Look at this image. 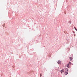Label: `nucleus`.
Masks as SVG:
<instances>
[{
  "label": "nucleus",
  "mask_w": 77,
  "mask_h": 77,
  "mask_svg": "<svg viewBox=\"0 0 77 77\" xmlns=\"http://www.w3.org/2000/svg\"><path fill=\"white\" fill-rule=\"evenodd\" d=\"M74 28H75V30H76V31H77V29H76V28H75V27H74Z\"/></svg>",
  "instance_id": "obj_5"
},
{
  "label": "nucleus",
  "mask_w": 77,
  "mask_h": 77,
  "mask_svg": "<svg viewBox=\"0 0 77 77\" xmlns=\"http://www.w3.org/2000/svg\"><path fill=\"white\" fill-rule=\"evenodd\" d=\"M69 22H70V23L71 21H69Z\"/></svg>",
  "instance_id": "obj_8"
},
{
  "label": "nucleus",
  "mask_w": 77,
  "mask_h": 77,
  "mask_svg": "<svg viewBox=\"0 0 77 77\" xmlns=\"http://www.w3.org/2000/svg\"><path fill=\"white\" fill-rule=\"evenodd\" d=\"M71 64V62H69V63L66 65V66L67 68H69V65Z\"/></svg>",
  "instance_id": "obj_1"
},
{
  "label": "nucleus",
  "mask_w": 77,
  "mask_h": 77,
  "mask_svg": "<svg viewBox=\"0 0 77 77\" xmlns=\"http://www.w3.org/2000/svg\"><path fill=\"white\" fill-rule=\"evenodd\" d=\"M68 74V70H67V71H66L65 74V75H67Z\"/></svg>",
  "instance_id": "obj_2"
},
{
  "label": "nucleus",
  "mask_w": 77,
  "mask_h": 77,
  "mask_svg": "<svg viewBox=\"0 0 77 77\" xmlns=\"http://www.w3.org/2000/svg\"><path fill=\"white\" fill-rule=\"evenodd\" d=\"M40 77H41V76H42V74H40Z\"/></svg>",
  "instance_id": "obj_7"
},
{
  "label": "nucleus",
  "mask_w": 77,
  "mask_h": 77,
  "mask_svg": "<svg viewBox=\"0 0 77 77\" xmlns=\"http://www.w3.org/2000/svg\"><path fill=\"white\" fill-rule=\"evenodd\" d=\"M70 60H72V59L71 58V57H70L69 58Z\"/></svg>",
  "instance_id": "obj_6"
},
{
  "label": "nucleus",
  "mask_w": 77,
  "mask_h": 77,
  "mask_svg": "<svg viewBox=\"0 0 77 77\" xmlns=\"http://www.w3.org/2000/svg\"><path fill=\"white\" fill-rule=\"evenodd\" d=\"M60 71L61 73H63V72H64V69L61 70Z\"/></svg>",
  "instance_id": "obj_4"
},
{
  "label": "nucleus",
  "mask_w": 77,
  "mask_h": 77,
  "mask_svg": "<svg viewBox=\"0 0 77 77\" xmlns=\"http://www.w3.org/2000/svg\"><path fill=\"white\" fill-rule=\"evenodd\" d=\"M57 63H58V64H61V63H62L61 61H60V60H59L58 62H57Z\"/></svg>",
  "instance_id": "obj_3"
}]
</instances>
